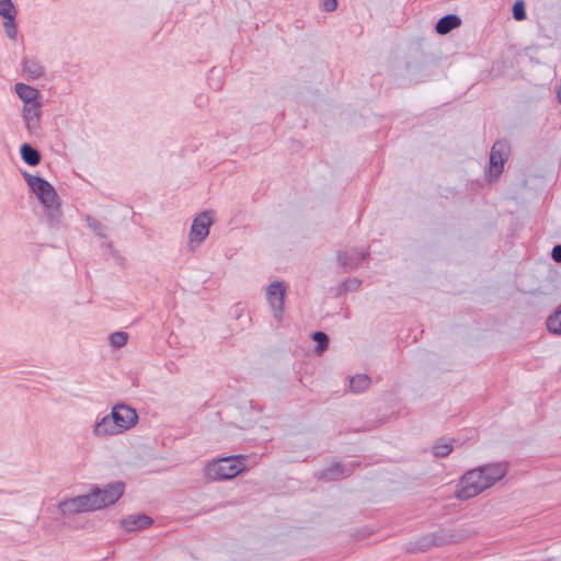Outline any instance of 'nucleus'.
Instances as JSON below:
<instances>
[{
    "instance_id": "f257e3e1",
    "label": "nucleus",
    "mask_w": 561,
    "mask_h": 561,
    "mask_svg": "<svg viewBox=\"0 0 561 561\" xmlns=\"http://www.w3.org/2000/svg\"><path fill=\"white\" fill-rule=\"evenodd\" d=\"M22 175L32 193L36 195L39 203L45 207L49 226L58 227L61 222V210L59 196L55 187L39 175H33L27 171H23Z\"/></svg>"
},
{
    "instance_id": "f03ea898",
    "label": "nucleus",
    "mask_w": 561,
    "mask_h": 561,
    "mask_svg": "<svg viewBox=\"0 0 561 561\" xmlns=\"http://www.w3.org/2000/svg\"><path fill=\"white\" fill-rule=\"evenodd\" d=\"M245 468L244 456H229L209 462L204 469V476L211 482L230 480L244 471Z\"/></svg>"
},
{
    "instance_id": "7ed1b4c3",
    "label": "nucleus",
    "mask_w": 561,
    "mask_h": 561,
    "mask_svg": "<svg viewBox=\"0 0 561 561\" xmlns=\"http://www.w3.org/2000/svg\"><path fill=\"white\" fill-rule=\"evenodd\" d=\"M124 482L116 481L103 488L93 485L89 492L94 511L115 504L124 494Z\"/></svg>"
},
{
    "instance_id": "20e7f679",
    "label": "nucleus",
    "mask_w": 561,
    "mask_h": 561,
    "mask_svg": "<svg viewBox=\"0 0 561 561\" xmlns=\"http://www.w3.org/2000/svg\"><path fill=\"white\" fill-rule=\"evenodd\" d=\"M484 476L479 468L467 471L459 481L456 491V497L466 501L472 499L488 489V483H483Z\"/></svg>"
},
{
    "instance_id": "39448f33",
    "label": "nucleus",
    "mask_w": 561,
    "mask_h": 561,
    "mask_svg": "<svg viewBox=\"0 0 561 561\" xmlns=\"http://www.w3.org/2000/svg\"><path fill=\"white\" fill-rule=\"evenodd\" d=\"M111 414L114 420L113 423L118 427L121 433L131 428L138 422L137 411L124 403H117L112 408Z\"/></svg>"
},
{
    "instance_id": "423d86ee",
    "label": "nucleus",
    "mask_w": 561,
    "mask_h": 561,
    "mask_svg": "<svg viewBox=\"0 0 561 561\" xmlns=\"http://www.w3.org/2000/svg\"><path fill=\"white\" fill-rule=\"evenodd\" d=\"M286 287L283 282L274 280L266 289L267 300L273 309L275 319L280 320L284 312Z\"/></svg>"
},
{
    "instance_id": "0eeeda50",
    "label": "nucleus",
    "mask_w": 561,
    "mask_h": 561,
    "mask_svg": "<svg viewBox=\"0 0 561 561\" xmlns=\"http://www.w3.org/2000/svg\"><path fill=\"white\" fill-rule=\"evenodd\" d=\"M58 510L64 516L94 511L89 493L60 501Z\"/></svg>"
},
{
    "instance_id": "6e6552de",
    "label": "nucleus",
    "mask_w": 561,
    "mask_h": 561,
    "mask_svg": "<svg viewBox=\"0 0 561 561\" xmlns=\"http://www.w3.org/2000/svg\"><path fill=\"white\" fill-rule=\"evenodd\" d=\"M42 105L43 103L23 105L22 118L31 136H39L41 134Z\"/></svg>"
},
{
    "instance_id": "1a4fd4ad",
    "label": "nucleus",
    "mask_w": 561,
    "mask_h": 561,
    "mask_svg": "<svg viewBox=\"0 0 561 561\" xmlns=\"http://www.w3.org/2000/svg\"><path fill=\"white\" fill-rule=\"evenodd\" d=\"M508 150L505 141L497 140L494 142L490 151V176L499 178L502 174Z\"/></svg>"
},
{
    "instance_id": "9d476101",
    "label": "nucleus",
    "mask_w": 561,
    "mask_h": 561,
    "mask_svg": "<svg viewBox=\"0 0 561 561\" xmlns=\"http://www.w3.org/2000/svg\"><path fill=\"white\" fill-rule=\"evenodd\" d=\"M211 225V218L209 211H203L196 216L193 220L190 241L191 243L201 244L209 234V227Z\"/></svg>"
},
{
    "instance_id": "9b49d317",
    "label": "nucleus",
    "mask_w": 561,
    "mask_h": 561,
    "mask_svg": "<svg viewBox=\"0 0 561 561\" xmlns=\"http://www.w3.org/2000/svg\"><path fill=\"white\" fill-rule=\"evenodd\" d=\"M153 519L144 514L127 515L119 520L122 528L128 533L140 531L151 526Z\"/></svg>"
},
{
    "instance_id": "f8f14e48",
    "label": "nucleus",
    "mask_w": 561,
    "mask_h": 561,
    "mask_svg": "<svg viewBox=\"0 0 561 561\" xmlns=\"http://www.w3.org/2000/svg\"><path fill=\"white\" fill-rule=\"evenodd\" d=\"M479 470L484 476V483H488V489L494 485L497 481L506 476L507 468L503 463H490L479 467Z\"/></svg>"
},
{
    "instance_id": "ddd939ff",
    "label": "nucleus",
    "mask_w": 561,
    "mask_h": 561,
    "mask_svg": "<svg viewBox=\"0 0 561 561\" xmlns=\"http://www.w3.org/2000/svg\"><path fill=\"white\" fill-rule=\"evenodd\" d=\"M14 91L16 95L23 101V105H33L36 103H42L41 92L26 83H15Z\"/></svg>"
},
{
    "instance_id": "4468645a",
    "label": "nucleus",
    "mask_w": 561,
    "mask_h": 561,
    "mask_svg": "<svg viewBox=\"0 0 561 561\" xmlns=\"http://www.w3.org/2000/svg\"><path fill=\"white\" fill-rule=\"evenodd\" d=\"M113 421L115 420L112 414L104 415L103 417L96 420L92 431L93 435L96 437H104L108 435L122 434Z\"/></svg>"
},
{
    "instance_id": "2eb2a0df",
    "label": "nucleus",
    "mask_w": 561,
    "mask_h": 561,
    "mask_svg": "<svg viewBox=\"0 0 561 561\" xmlns=\"http://www.w3.org/2000/svg\"><path fill=\"white\" fill-rule=\"evenodd\" d=\"M369 257V253L367 251L356 252L354 254H348L345 251H340L337 253L339 264L346 268H355L362 262L366 261Z\"/></svg>"
},
{
    "instance_id": "dca6fc26",
    "label": "nucleus",
    "mask_w": 561,
    "mask_h": 561,
    "mask_svg": "<svg viewBox=\"0 0 561 561\" xmlns=\"http://www.w3.org/2000/svg\"><path fill=\"white\" fill-rule=\"evenodd\" d=\"M351 473V470L346 469L343 465L340 462H334L328 466L327 468H323L321 471L317 473V478L319 480H328L333 481L337 480L339 478L346 477Z\"/></svg>"
},
{
    "instance_id": "f3484780",
    "label": "nucleus",
    "mask_w": 561,
    "mask_h": 561,
    "mask_svg": "<svg viewBox=\"0 0 561 561\" xmlns=\"http://www.w3.org/2000/svg\"><path fill=\"white\" fill-rule=\"evenodd\" d=\"M461 25V19L459 15L450 13L442 16L435 25V31L439 35H446L453 30Z\"/></svg>"
},
{
    "instance_id": "a211bd4d",
    "label": "nucleus",
    "mask_w": 561,
    "mask_h": 561,
    "mask_svg": "<svg viewBox=\"0 0 561 561\" xmlns=\"http://www.w3.org/2000/svg\"><path fill=\"white\" fill-rule=\"evenodd\" d=\"M20 156L22 161L30 167L38 165L42 160L39 150L27 142L21 145Z\"/></svg>"
},
{
    "instance_id": "6ab92c4d",
    "label": "nucleus",
    "mask_w": 561,
    "mask_h": 561,
    "mask_svg": "<svg viewBox=\"0 0 561 561\" xmlns=\"http://www.w3.org/2000/svg\"><path fill=\"white\" fill-rule=\"evenodd\" d=\"M22 70L28 80H36L44 73V67L37 60L28 58L23 59Z\"/></svg>"
},
{
    "instance_id": "aec40b11",
    "label": "nucleus",
    "mask_w": 561,
    "mask_h": 561,
    "mask_svg": "<svg viewBox=\"0 0 561 561\" xmlns=\"http://www.w3.org/2000/svg\"><path fill=\"white\" fill-rule=\"evenodd\" d=\"M370 377L366 374H357L350 379V387L353 392L360 393L370 386Z\"/></svg>"
},
{
    "instance_id": "412c9836",
    "label": "nucleus",
    "mask_w": 561,
    "mask_h": 561,
    "mask_svg": "<svg viewBox=\"0 0 561 561\" xmlns=\"http://www.w3.org/2000/svg\"><path fill=\"white\" fill-rule=\"evenodd\" d=\"M546 324L550 333L561 335V308L548 317Z\"/></svg>"
},
{
    "instance_id": "4be33fe9",
    "label": "nucleus",
    "mask_w": 561,
    "mask_h": 561,
    "mask_svg": "<svg viewBox=\"0 0 561 561\" xmlns=\"http://www.w3.org/2000/svg\"><path fill=\"white\" fill-rule=\"evenodd\" d=\"M454 450L451 440L440 439L433 446L435 457H447Z\"/></svg>"
},
{
    "instance_id": "5701e85b",
    "label": "nucleus",
    "mask_w": 561,
    "mask_h": 561,
    "mask_svg": "<svg viewBox=\"0 0 561 561\" xmlns=\"http://www.w3.org/2000/svg\"><path fill=\"white\" fill-rule=\"evenodd\" d=\"M85 224L89 229H91L98 237L105 238V226L100 222L98 219L93 218L92 216L88 215L85 217Z\"/></svg>"
},
{
    "instance_id": "b1692460",
    "label": "nucleus",
    "mask_w": 561,
    "mask_h": 561,
    "mask_svg": "<svg viewBox=\"0 0 561 561\" xmlns=\"http://www.w3.org/2000/svg\"><path fill=\"white\" fill-rule=\"evenodd\" d=\"M16 14L10 15L9 18H4L3 27L7 36L10 39L15 41L18 36V28L15 24Z\"/></svg>"
},
{
    "instance_id": "393cba45",
    "label": "nucleus",
    "mask_w": 561,
    "mask_h": 561,
    "mask_svg": "<svg viewBox=\"0 0 561 561\" xmlns=\"http://www.w3.org/2000/svg\"><path fill=\"white\" fill-rule=\"evenodd\" d=\"M312 340L317 343L318 352H323L329 346V336L322 331H316L311 335Z\"/></svg>"
},
{
    "instance_id": "a878e982",
    "label": "nucleus",
    "mask_w": 561,
    "mask_h": 561,
    "mask_svg": "<svg viewBox=\"0 0 561 561\" xmlns=\"http://www.w3.org/2000/svg\"><path fill=\"white\" fill-rule=\"evenodd\" d=\"M128 341V334L123 331L114 332L110 335V343L113 347H123Z\"/></svg>"
},
{
    "instance_id": "bb28decb",
    "label": "nucleus",
    "mask_w": 561,
    "mask_h": 561,
    "mask_svg": "<svg viewBox=\"0 0 561 561\" xmlns=\"http://www.w3.org/2000/svg\"><path fill=\"white\" fill-rule=\"evenodd\" d=\"M513 18L516 21H523L526 19V9L523 0H516L512 8Z\"/></svg>"
},
{
    "instance_id": "cd10ccee",
    "label": "nucleus",
    "mask_w": 561,
    "mask_h": 561,
    "mask_svg": "<svg viewBox=\"0 0 561 561\" xmlns=\"http://www.w3.org/2000/svg\"><path fill=\"white\" fill-rule=\"evenodd\" d=\"M362 285V280L359 278H347L341 283L339 289L340 291H355Z\"/></svg>"
},
{
    "instance_id": "c85d7f7f",
    "label": "nucleus",
    "mask_w": 561,
    "mask_h": 561,
    "mask_svg": "<svg viewBox=\"0 0 561 561\" xmlns=\"http://www.w3.org/2000/svg\"><path fill=\"white\" fill-rule=\"evenodd\" d=\"M208 84L214 90H218L221 88L222 81H221V71L220 70H218L216 68H213L210 70L209 77H208Z\"/></svg>"
},
{
    "instance_id": "c756f323",
    "label": "nucleus",
    "mask_w": 561,
    "mask_h": 561,
    "mask_svg": "<svg viewBox=\"0 0 561 561\" xmlns=\"http://www.w3.org/2000/svg\"><path fill=\"white\" fill-rule=\"evenodd\" d=\"M13 14H16V9L12 0H0V15L4 19Z\"/></svg>"
},
{
    "instance_id": "7c9ffc66",
    "label": "nucleus",
    "mask_w": 561,
    "mask_h": 561,
    "mask_svg": "<svg viewBox=\"0 0 561 561\" xmlns=\"http://www.w3.org/2000/svg\"><path fill=\"white\" fill-rule=\"evenodd\" d=\"M439 545V542L435 539L434 535L425 536L421 539V547L428 548L431 546Z\"/></svg>"
},
{
    "instance_id": "2f4dec72",
    "label": "nucleus",
    "mask_w": 561,
    "mask_h": 561,
    "mask_svg": "<svg viewBox=\"0 0 561 561\" xmlns=\"http://www.w3.org/2000/svg\"><path fill=\"white\" fill-rule=\"evenodd\" d=\"M551 257L554 262L561 263V244H557L552 248Z\"/></svg>"
},
{
    "instance_id": "473e14b6",
    "label": "nucleus",
    "mask_w": 561,
    "mask_h": 561,
    "mask_svg": "<svg viewBox=\"0 0 561 561\" xmlns=\"http://www.w3.org/2000/svg\"><path fill=\"white\" fill-rule=\"evenodd\" d=\"M337 8V1L336 0H324L323 2V9L327 12H333Z\"/></svg>"
}]
</instances>
